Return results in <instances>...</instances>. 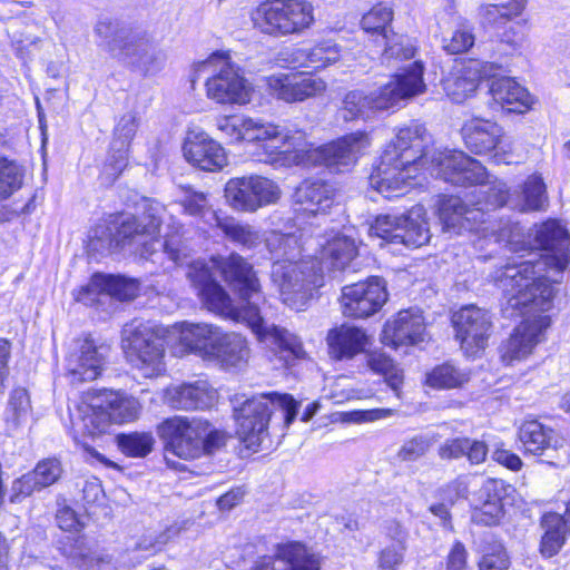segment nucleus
Listing matches in <instances>:
<instances>
[{"label": "nucleus", "mask_w": 570, "mask_h": 570, "mask_svg": "<svg viewBox=\"0 0 570 570\" xmlns=\"http://www.w3.org/2000/svg\"><path fill=\"white\" fill-rule=\"evenodd\" d=\"M535 247L546 252L539 259L508 264L493 274L495 285L502 289L513 308L529 307L531 311H549L556 291L541 275L546 267L562 272L570 262L569 235L556 220L537 227Z\"/></svg>", "instance_id": "obj_1"}, {"label": "nucleus", "mask_w": 570, "mask_h": 570, "mask_svg": "<svg viewBox=\"0 0 570 570\" xmlns=\"http://www.w3.org/2000/svg\"><path fill=\"white\" fill-rule=\"evenodd\" d=\"M164 212L158 204L149 205L141 216H127L114 228L99 224L89 235V247L96 252L128 247L145 259L158 255L159 248H163L161 255H167L174 263L181 264L186 257L181 226H173V232L166 233L163 242L157 238Z\"/></svg>", "instance_id": "obj_2"}, {"label": "nucleus", "mask_w": 570, "mask_h": 570, "mask_svg": "<svg viewBox=\"0 0 570 570\" xmlns=\"http://www.w3.org/2000/svg\"><path fill=\"white\" fill-rule=\"evenodd\" d=\"M426 138V129L421 124L412 122L400 128L371 174V186L386 198L403 195L417 170L426 164L423 154Z\"/></svg>", "instance_id": "obj_3"}, {"label": "nucleus", "mask_w": 570, "mask_h": 570, "mask_svg": "<svg viewBox=\"0 0 570 570\" xmlns=\"http://www.w3.org/2000/svg\"><path fill=\"white\" fill-rule=\"evenodd\" d=\"M426 85L423 80L421 63L414 62L407 71L395 75L386 85L365 92L355 89L348 91L342 101L340 115L346 122L357 119L367 120L376 111L387 110L402 100H409L424 94Z\"/></svg>", "instance_id": "obj_4"}, {"label": "nucleus", "mask_w": 570, "mask_h": 570, "mask_svg": "<svg viewBox=\"0 0 570 570\" xmlns=\"http://www.w3.org/2000/svg\"><path fill=\"white\" fill-rule=\"evenodd\" d=\"M199 296L209 311L236 322H245L259 340L275 345L281 352H287L296 358L304 356L303 345L296 335L283 327L266 325L261 308L254 305L240 301V305L235 307L229 295L217 282L205 287Z\"/></svg>", "instance_id": "obj_5"}, {"label": "nucleus", "mask_w": 570, "mask_h": 570, "mask_svg": "<svg viewBox=\"0 0 570 570\" xmlns=\"http://www.w3.org/2000/svg\"><path fill=\"white\" fill-rule=\"evenodd\" d=\"M139 412L140 404L135 397L104 391L81 400L70 413V420L76 436H96L105 433L111 423L136 420Z\"/></svg>", "instance_id": "obj_6"}, {"label": "nucleus", "mask_w": 570, "mask_h": 570, "mask_svg": "<svg viewBox=\"0 0 570 570\" xmlns=\"http://www.w3.org/2000/svg\"><path fill=\"white\" fill-rule=\"evenodd\" d=\"M426 169L452 185H480L481 193L487 194L484 206L488 209L502 207L508 202L507 185L499 180L491 181L485 167L463 151H436L431 156Z\"/></svg>", "instance_id": "obj_7"}, {"label": "nucleus", "mask_w": 570, "mask_h": 570, "mask_svg": "<svg viewBox=\"0 0 570 570\" xmlns=\"http://www.w3.org/2000/svg\"><path fill=\"white\" fill-rule=\"evenodd\" d=\"M426 169L452 185H480L481 193L487 194L484 206L488 209L502 207L508 202L507 185L499 180L491 181L485 167L463 151H436L431 156Z\"/></svg>", "instance_id": "obj_8"}, {"label": "nucleus", "mask_w": 570, "mask_h": 570, "mask_svg": "<svg viewBox=\"0 0 570 570\" xmlns=\"http://www.w3.org/2000/svg\"><path fill=\"white\" fill-rule=\"evenodd\" d=\"M298 403L288 394L263 393L254 395L235 409L236 433L245 446L254 452L268 440V424L272 413L281 409L285 412V425L296 417Z\"/></svg>", "instance_id": "obj_9"}, {"label": "nucleus", "mask_w": 570, "mask_h": 570, "mask_svg": "<svg viewBox=\"0 0 570 570\" xmlns=\"http://www.w3.org/2000/svg\"><path fill=\"white\" fill-rule=\"evenodd\" d=\"M439 217L443 229L454 234L465 232L480 234L482 237H493L495 242L513 243L519 235V226L509 219H485L481 202L469 207L460 197H444L439 205Z\"/></svg>", "instance_id": "obj_10"}, {"label": "nucleus", "mask_w": 570, "mask_h": 570, "mask_svg": "<svg viewBox=\"0 0 570 570\" xmlns=\"http://www.w3.org/2000/svg\"><path fill=\"white\" fill-rule=\"evenodd\" d=\"M199 73H207L206 97L218 105H246L253 88L240 68L225 52L213 53L198 65Z\"/></svg>", "instance_id": "obj_11"}, {"label": "nucleus", "mask_w": 570, "mask_h": 570, "mask_svg": "<svg viewBox=\"0 0 570 570\" xmlns=\"http://www.w3.org/2000/svg\"><path fill=\"white\" fill-rule=\"evenodd\" d=\"M254 27L274 37L301 35L315 22L307 0H266L252 12Z\"/></svg>", "instance_id": "obj_12"}, {"label": "nucleus", "mask_w": 570, "mask_h": 570, "mask_svg": "<svg viewBox=\"0 0 570 570\" xmlns=\"http://www.w3.org/2000/svg\"><path fill=\"white\" fill-rule=\"evenodd\" d=\"M271 277L282 301L299 309L311 298L313 291L322 286L323 269L312 257L301 261L278 259L273 263Z\"/></svg>", "instance_id": "obj_13"}, {"label": "nucleus", "mask_w": 570, "mask_h": 570, "mask_svg": "<svg viewBox=\"0 0 570 570\" xmlns=\"http://www.w3.org/2000/svg\"><path fill=\"white\" fill-rule=\"evenodd\" d=\"M122 348L128 362L142 376L154 377L165 371V343L146 323H131L122 331Z\"/></svg>", "instance_id": "obj_14"}, {"label": "nucleus", "mask_w": 570, "mask_h": 570, "mask_svg": "<svg viewBox=\"0 0 570 570\" xmlns=\"http://www.w3.org/2000/svg\"><path fill=\"white\" fill-rule=\"evenodd\" d=\"M208 421L202 417L174 416L164 421L158 432L166 441V450L174 455L189 460L204 452V438Z\"/></svg>", "instance_id": "obj_15"}, {"label": "nucleus", "mask_w": 570, "mask_h": 570, "mask_svg": "<svg viewBox=\"0 0 570 570\" xmlns=\"http://www.w3.org/2000/svg\"><path fill=\"white\" fill-rule=\"evenodd\" d=\"M281 189L273 180L262 176L232 178L225 186L228 205L238 212L254 213L258 208L275 204Z\"/></svg>", "instance_id": "obj_16"}, {"label": "nucleus", "mask_w": 570, "mask_h": 570, "mask_svg": "<svg viewBox=\"0 0 570 570\" xmlns=\"http://www.w3.org/2000/svg\"><path fill=\"white\" fill-rule=\"evenodd\" d=\"M110 347L97 344L92 338H76L65 356L66 375L71 384L95 381L102 373Z\"/></svg>", "instance_id": "obj_17"}, {"label": "nucleus", "mask_w": 570, "mask_h": 570, "mask_svg": "<svg viewBox=\"0 0 570 570\" xmlns=\"http://www.w3.org/2000/svg\"><path fill=\"white\" fill-rule=\"evenodd\" d=\"M95 35L100 39L99 46L104 47L114 58L134 68H136V60L131 56H144L151 40L145 31L117 28L107 20L96 24Z\"/></svg>", "instance_id": "obj_18"}, {"label": "nucleus", "mask_w": 570, "mask_h": 570, "mask_svg": "<svg viewBox=\"0 0 570 570\" xmlns=\"http://www.w3.org/2000/svg\"><path fill=\"white\" fill-rule=\"evenodd\" d=\"M550 323V317L543 314L533 315L521 322L509 338L500 345L502 362L512 366L531 355L534 347L543 340Z\"/></svg>", "instance_id": "obj_19"}, {"label": "nucleus", "mask_w": 570, "mask_h": 570, "mask_svg": "<svg viewBox=\"0 0 570 570\" xmlns=\"http://www.w3.org/2000/svg\"><path fill=\"white\" fill-rule=\"evenodd\" d=\"M387 299L385 282L370 277L342 289V311L345 316L365 318L379 312Z\"/></svg>", "instance_id": "obj_20"}, {"label": "nucleus", "mask_w": 570, "mask_h": 570, "mask_svg": "<svg viewBox=\"0 0 570 570\" xmlns=\"http://www.w3.org/2000/svg\"><path fill=\"white\" fill-rule=\"evenodd\" d=\"M372 137L368 131L356 130L342 136L312 151L315 165H324L337 169L348 168L371 147Z\"/></svg>", "instance_id": "obj_21"}, {"label": "nucleus", "mask_w": 570, "mask_h": 570, "mask_svg": "<svg viewBox=\"0 0 570 570\" xmlns=\"http://www.w3.org/2000/svg\"><path fill=\"white\" fill-rule=\"evenodd\" d=\"M453 324L465 354L474 356L485 348L492 325L487 311L475 305L464 306L454 314Z\"/></svg>", "instance_id": "obj_22"}, {"label": "nucleus", "mask_w": 570, "mask_h": 570, "mask_svg": "<svg viewBox=\"0 0 570 570\" xmlns=\"http://www.w3.org/2000/svg\"><path fill=\"white\" fill-rule=\"evenodd\" d=\"M218 267L224 279L238 294L242 302L261 308V304L265 303L261 284L253 266L245 258L238 254H230L219 262Z\"/></svg>", "instance_id": "obj_23"}, {"label": "nucleus", "mask_w": 570, "mask_h": 570, "mask_svg": "<svg viewBox=\"0 0 570 570\" xmlns=\"http://www.w3.org/2000/svg\"><path fill=\"white\" fill-rule=\"evenodd\" d=\"M266 86L269 95L285 102L304 101L326 89L322 78L304 72L272 75L266 78Z\"/></svg>", "instance_id": "obj_24"}, {"label": "nucleus", "mask_w": 570, "mask_h": 570, "mask_svg": "<svg viewBox=\"0 0 570 570\" xmlns=\"http://www.w3.org/2000/svg\"><path fill=\"white\" fill-rule=\"evenodd\" d=\"M183 153L189 164L206 171L220 170L228 161L224 147L200 128L188 130Z\"/></svg>", "instance_id": "obj_25"}, {"label": "nucleus", "mask_w": 570, "mask_h": 570, "mask_svg": "<svg viewBox=\"0 0 570 570\" xmlns=\"http://www.w3.org/2000/svg\"><path fill=\"white\" fill-rule=\"evenodd\" d=\"M318 557L297 541L277 544L273 556L261 557L252 570H320Z\"/></svg>", "instance_id": "obj_26"}, {"label": "nucleus", "mask_w": 570, "mask_h": 570, "mask_svg": "<svg viewBox=\"0 0 570 570\" xmlns=\"http://www.w3.org/2000/svg\"><path fill=\"white\" fill-rule=\"evenodd\" d=\"M425 336L426 325L422 312L419 308H409L399 312L385 323L382 342L385 345L399 347L423 342Z\"/></svg>", "instance_id": "obj_27"}, {"label": "nucleus", "mask_w": 570, "mask_h": 570, "mask_svg": "<svg viewBox=\"0 0 570 570\" xmlns=\"http://www.w3.org/2000/svg\"><path fill=\"white\" fill-rule=\"evenodd\" d=\"M494 70L491 62L470 59L444 80V90L454 102H463L476 91L483 78L493 76Z\"/></svg>", "instance_id": "obj_28"}, {"label": "nucleus", "mask_w": 570, "mask_h": 570, "mask_svg": "<svg viewBox=\"0 0 570 570\" xmlns=\"http://www.w3.org/2000/svg\"><path fill=\"white\" fill-rule=\"evenodd\" d=\"M165 402L176 410H205L214 405L217 392L207 381L171 385L165 391Z\"/></svg>", "instance_id": "obj_29"}, {"label": "nucleus", "mask_w": 570, "mask_h": 570, "mask_svg": "<svg viewBox=\"0 0 570 570\" xmlns=\"http://www.w3.org/2000/svg\"><path fill=\"white\" fill-rule=\"evenodd\" d=\"M281 127L259 118L246 117L243 141L255 145L257 160L274 164L279 159L277 138Z\"/></svg>", "instance_id": "obj_30"}, {"label": "nucleus", "mask_w": 570, "mask_h": 570, "mask_svg": "<svg viewBox=\"0 0 570 570\" xmlns=\"http://www.w3.org/2000/svg\"><path fill=\"white\" fill-rule=\"evenodd\" d=\"M297 213L302 215L325 214L336 200V189L321 179H306L294 194Z\"/></svg>", "instance_id": "obj_31"}, {"label": "nucleus", "mask_w": 570, "mask_h": 570, "mask_svg": "<svg viewBox=\"0 0 570 570\" xmlns=\"http://www.w3.org/2000/svg\"><path fill=\"white\" fill-rule=\"evenodd\" d=\"M461 131L466 148L476 155H487L495 150L504 136L499 124L481 118L465 121Z\"/></svg>", "instance_id": "obj_32"}, {"label": "nucleus", "mask_w": 570, "mask_h": 570, "mask_svg": "<svg viewBox=\"0 0 570 570\" xmlns=\"http://www.w3.org/2000/svg\"><path fill=\"white\" fill-rule=\"evenodd\" d=\"M62 473L63 468L58 459L49 458L39 461L31 472L23 474L12 483L11 501L14 502L19 495L29 497L36 491L57 483Z\"/></svg>", "instance_id": "obj_33"}, {"label": "nucleus", "mask_w": 570, "mask_h": 570, "mask_svg": "<svg viewBox=\"0 0 570 570\" xmlns=\"http://www.w3.org/2000/svg\"><path fill=\"white\" fill-rule=\"evenodd\" d=\"M220 328L207 323L183 322L175 326L177 341L184 352H193L208 360Z\"/></svg>", "instance_id": "obj_34"}, {"label": "nucleus", "mask_w": 570, "mask_h": 570, "mask_svg": "<svg viewBox=\"0 0 570 570\" xmlns=\"http://www.w3.org/2000/svg\"><path fill=\"white\" fill-rule=\"evenodd\" d=\"M138 127L139 117L137 112H126L118 120L114 129V139L111 142V150L115 155L111 156V159L106 165V170H108L109 175L117 177L127 166L128 148L136 136Z\"/></svg>", "instance_id": "obj_35"}, {"label": "nucleus", "mask_w": 570, "mask_h": 570, "mask_svg": "<svg viewBox=\"0 0 570 570\" xmlns=\"http://www.w3.org/2000/svg\"><path fill=\"white\" fill-rule=\"evenodd\" d=\"M208 360L216 361L220 366L239 367L247 363L250 354L248 343L238 333H223L219 331L218 338L210 350Z\"/></svg>", "instance_id": "obj_36"}, {"label": "nucleus", "mask_w": 570, "mask_h": 570, "mask_svg": "<svg viewBox=\"0 0 570 570\" xmlns=\"http://www.w3.org/2000/svg\"><path fill=\"white\" fill-rule=\"evenodd\" d=\"M541 525L544 533L541 538L540 553L544 558H551L559 553L570 534V501L566 505L564 514L544 513Z\"/></svg>", "instance_id": "obj_37"}, {"label": "nucleus", "mask_w": 570, "mask_h": 570, "mask_svg": "<svg viewBox=\"0 0 570 570\" xmlns=\"http://www.w3.org/2000/svg\"><path fill=\"white\" fill-rule=\"evenodd\" d=\"M490 94L497 104L510 112L522 114L533 104L529 91L510 77L493 78Z\"/></svg>", "instance_id": "obj_38"}, {"label": "nucleus", "mask_w": 570, "mask_h": 570, "mask_svg": "<svg viewBox=\"0 0 570 570\" xmlns=\"http://www.w3.org/2000/svg\"><path fill=\"white\" fill-rule=\"evenodd\" d=\"M321 246L320 261L316 263L323 268L343 271L357 255V246L351 236L335 234L324 243H317Z\"/></svg>", "instance_id": "obj_39"}, {"label": "nucleus", "mask_w": 570, "mask_h": 570, "mask_svg": "<svg viewBox=\"0 0 570 570\" xmlns=\"http://www.w3.org/2000/svg\"><path fill=\"white\" fill-rule=\"evenodd\" d=\"M503 483L490 479L484 482L480 490L482 503L472 511L471 519L474 523L481 525H495L503 515V504L501 502V492Z\"/></svg>", "instance_id": "obj_40"}, {"label": "nucleus", "mask_w": 570, "mask_h": 570, "mask_svg": "<svg viewBox=\"0 0 570 570\" xmlns=\"http://www.w3.org/2000/svg\"><path fill=\"white\" fill-rule=\"evenodd\" d=\"M397 233L399 234L395 236L396 244H403L407 247H421L428 244L431 234L428 227L424 207L414 206L407 214L402 215Z\"/></svg>", "instance_id": "obj_41"}, {"label": "nucleus", "mask_w": 570, "mask_h": 570, "mask_svg": "<svg viewBox=\"0 0 570 570\" xmlns=\"http://www.w3.org/2000/svg\"><path fill=\"white\" fill-rule=\"evenodd\" d=\"M327 342L335 358H352L364 351L368 336L361 328L342 325L328 333Z\"/></svg>", "instance_id": "obj_42"}, {"label": "nucleus", "mask_w": 570, "mask_h": 570, "mask_svg": "<svg viewBox=\"0 0 570 570\" xmlns=\"http://www.w3.org/2000/svg\"><path fill=\"white\" fill-rule=\"evenodd\" d=\"M277 145L279 146V157L288 154L291 160L296 165L314 166L312 151L317 150V147L307 140L303 130L296 127L281 128Z\"/></svg>", "instance_id": "obj_43"}, {"label": "nucleus", "mask_w": 570, "mask_h": 570, "mask_svg": "<svg viewBox=\"0 0 570 570\" xmlns=\"http://www.w3.org/2000/svg\"><path fill=\"white\" fill-rule=\"evenodd\" d=\"M519 439L524 451L533 455H542L558 448V440L551 429L538 421H527L519 430Z\"/></svg>", "instance_id": "obj_44"}, {"label": "nucleus", "mask_w": 570, "mask_h": 570, "mask_svg": "<svg viewBox=\"0 0 570 570\" xmlns=\"http://www.w3.org/2000/svg\"><path fill=\"white\" fill-rule=\"evenodd\" d=\"M384 40L385 49L381 56V62L382 65H385L389 68L399 69L400 71L396 75L407 71L414 62H417L416 60L411 62L406 67H401V63L411 60L412 58H414L415 55V46L413 45L409 37L392 33ZM419 63L422 62L419 61ZM422 68L424 69V67Z\"/></svg>", "instance_id": "obj_45"}, {"label": "nucleus", "mask_w": 570, "mask_h": 570, "mask_svg": "<svg viewBox=\"0 0 570 570\" xmlns=\"http://www.w3.org/2000/svg\"><path fill=\"white\" fill-rule=\"evenodd\" d=\"M303 238L304 233L302 230L288 234L272 232L266 238V247L275 261L287 258L301 261V254L308 243Z\"/></svg>", "instance_id": "obj_46"}, {"label": "nucleus", "mask_w": 570, "mask_h": 570, "mask_svg": "<svg viewBox=\"0 0 570 570\" xmlns=\"http://www.w3.org/2000/svg\"><path fill=\"white\" fill-rule=\"evenodd\" d=\"M294 61L303 67L323 69L341 59V48L332 41H323L308 50L295 51Z\"/></svg>", "instance_id": "obj_47"}, {"label": "nucleus", "mask_w": 570, "mask_h": 570, "mask_svg": "<svg viewBox=\"0 0 570 570\" xmlns=\"http://www.w3.org/2000/svg\"><path fill=\"white\" fill-rule=\"evenodd\" d=\"M30 412L31 405L28 392L24 389L13 390L4 412L8 433H13L28 421Z\"/></svg>", "instance_id": "obj_48"}, {"label": "nucleus", "mask_w": 570, "mask_h": 570, "mask_svg": "<svg viewBox=\"0 0 570 570\" xmlns=\"http://www.w3.org/2000/svg\"><path fill=\"white\" fill-rule=\"evenodd\" d=\"M216 226L232 242L247 248H253L262 240L261 234L253 226L242 224L233 217L219 218Z\"/></svg>", "instance_id": "obj_49"}, {"label": "nucleus", "mask_w": 570, "mask_h": 570, "mask_svg": "<svg viewBox=\"0 0 570 570\" xmlns=\"http://www.w3.org/2000/svg\"><path fill=\"white\" fill-rule=\"evenodd\" d=\"M104 285L106 296L115 297L119 301H131L139 292V284L136 279H129L122 276L95 274L94 285Z\"/></svg>", "instance_id": "obj_50"}, {"label": "nucleus", "mask_w": 570, "mask_h": 570, "mask_svg": "<svg viewBox=\"0 0 570 570\" xmlns=\"http://www.w3.org/2000/svg\"><path fill=\"white\" fill-rule=\"evenodd\" d=\"M366 364L374 373L383 375L386 384L396 393V396H400L403 372L391 357L384 353L373 352L366 356Z\"/></svg>", "instance_id": "obj_51"}, {"label": "nucleus", "mask_w": 570, "mask_h": 570, "mask_svg": "<svg viewBox=\"0 0 570 570\" xmlns=\"http://www.w3.org/2000/svg\"><path fill=\"white\" fill-rule=\"evenodd\" d=\"M180 205L186 214L198 218L205 225L216 226L220 218L204 193L191 191L186 194Z\"/></svg>", "instance_id": "obj_52"}, {"label": "nucleus", "mask_w": 570, "mask_h": 570, "mask_svg": "<svg viewBox=\"0 0 570 570\" xmlns=\"http://www.w3.org/2000/svg\"><path fill=\"white\" fill-rule=\"evenodd\" d=\"M548 204L546 185L540 176L531 175L527 178L522 189V203L518 205L520 212L543 210Z\"/></svg>", "instance_id": "obj_53"}, {"label": "nucleus", "mask_w": 570, "mask_h": 570, "mask_svg": "<svg viewBox=\"0 0 570 570\" xmlns=\"http://www.w3.org/2000/svg\"><path fill=\"white\" fill-rule=\"evenodd\" d=\"M117 445L127 456L144 458L154 448L155 439L149 432H132L117 435Z\"/></svg>", "instance_id": "obj_54"}, {"label": "nucleus", "mask_w": 570, "mask_h": 570, "mask_svg": "<svg viewBox=\"0 0 570 570\" xmlns=\"http://www.w3.org/2000/svg\"><path fill=\"white\" fill-rule=\"evenodd\" d=\"M527 0H509L502 4H485L480 8V14L485 22L495 24L518 17L525 8Z\"/></svg>", "instance_id": "obj_55"}, {"label": "nucleus", "mask_w": 570, "mask_h": 570, "mask_svg": "<svg viewBox=\"0 0 570 570\" xmlns=\"http://www.w3.org/2000/svg\"><path fill=\"white\" fill-rule=\"evenodd\" d=\"M392 9L386 4L379 3L363 16L361 24L364 31L377 33L382 36V39L384 40L391 36L387 35L386 27L392 21Z\"/></svg>", "instance_id": "obj_56"}, {"label": "nucleus", "mask_w": 570, "mask_h": 570, "mask_svg": "<svg viewBox=\"0 0 570 570\" xmlns=\"http://www.w3.org/2000/svg\"><path fill=\"white\" fill-rule=\"evenodd\" d=\"M468 381L466 374L460 372L451 364L435 367L428 376V384L439 389H453Z\"/></svg>", "instance_id": "obj_57"}, {"label": "nucleus", "mask_w": 570, "mask_h": 570, "mask_svg": "<svg viewBox=\"0 0 570 570\" xmlns=\"http://www.w3.org/2000/svg\"><path fill=\"white\" fill-rule=\"evenodd\" d=\"M22 185V173L17 164L0 157V199H6Z\"/></svg>", "instance_id": "obj_58"}, {"label": "nucleus", "mask_w": 570, "mask_h": 570, "mask_svg": "<svg viewBox=\"0 0 570 570\" xmlns=\"http://www.w3.org/2000/svg\"><path fill=\"white\" fill-rule=\"evenodd\" d=\"M136 60V69L145 75H154L163 69L166 61V53L150 40L149 46L141 57L131 56Z\"/></svg>", "instance_id": "obj_59"}, {"label": "nucleus", "mask_w": 570, "mask_h": 570, "mask_svg": "<svg viewBox=\"0 0 570 570\" xmlns=\"http://www.w3.org/2000/svg\"><path fill=\"white\" fill-rule=\"evenodd\" d=\"M214 266H218V264L213 262L212 266H209L203 261L193 262L188 266L187 277L193 286L198 291V294L205 291V287H209V284L216 283L212 272V267Z\"/></svg>", "instance_id": "obj_60"}, {"label": "nucleus", "mask_w": 570, "mask_h": 570, "mask_svg": "<svg viewBox=\"0 0 570 570\" xmlns=\"http://www.w3.org/2000/svg\"><path fill=\"white\" fill-rule=\"evenodd\" d=\"M246 116H222L216 120L220 134L232 141H243Z\"/></svg>", "instance_id": "obj_61"}, {"label": "nucleus", "mask_w": 570, "mask_h": 570, "mask_svg": "<svg viewBox=\"0 0 570 570\" xmlns=\"http://www.w3.org/2000/svg\"><path fill=\"white\" fill-rule=\"evenodd\" d=\"M406 546L386 544L379 553L377 570H399L404 561Z\"/></svg>", "instance_id": "obj_62"}, {"label": "nucleus", "mask_w": 570, "mask_h": 570, "mask_svg": "<svg viewBox=\"0 0 570 570\" xmlns=\"http://www.w3.org/2000/svg\"><path fill=\"white\" fill-rule=\"evenodd\" d=\"M401 216H379L370 230L375 236L385 239L390 243L396 244V234L400 229Z\"/></svg>", "instance_id": "obj_63"}, {"label": "nucleus", "mask_w": 570, "mask_h": 570, "mask_svg": "<svg viewBox=\"0 0 570 570\" xmlns=\"http://www.w3.org/2000/svg\"><path fill=\"white\" fill-rule=\"evenodd\" d=\"M431 448V442L426 436L417 435L405 441L397 452L401 461H416L422 458Z\"/></svg>", "instance_id": "obj_64"}]
</instances>
